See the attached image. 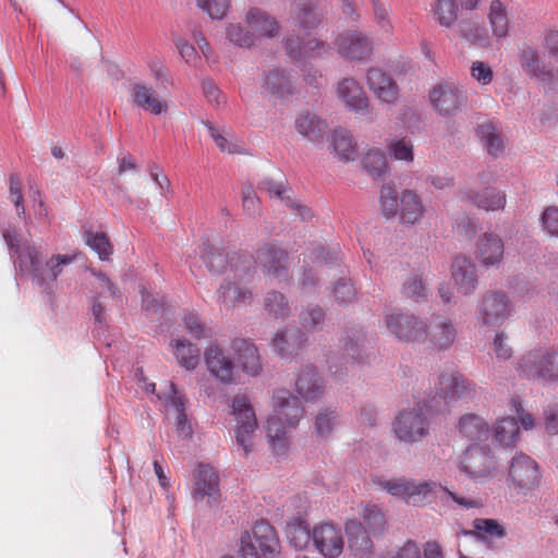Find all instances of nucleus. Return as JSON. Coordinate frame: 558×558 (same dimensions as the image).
Instances as JSON below:
<instances>
[{"mask_svg":"<svg viewBox=\"0 0 558 558\" xmlns=\"http://www.w3.org/2000/svg\"><path fill=\"white\" fill-rule=\"evenodd\" d=\"M519 58L522 70L530 77L537 78L542 82H549L553 78L551 70L539 59L536 49L526 47L521 50Z\"/></svg>","mask_w":558,"mask_h":558,"instance_id":"obj_35","label":"nucleus"},{"mask_svg":"<svg viewBox=\"0 0 558 558\" xmlns=\"http://www.w3.org/2000/svg\"><path fill=\"white\" fill-rule=\"evenodd\" d=\"M380 485L390 495L401 498L403 500H411L416 497L426 498L429 494L435 493L437 483L433 481H425L416 483L407 478L388 480L380 482Z\"/></svg>","mask_w":558,"mask_h":558,"instance_id":"obj_17","label":"nucleus"},{"mask_svg":"<svg viewBox=\"0 0 558 558\" xmlns=\"http://www.w3.org/2000/svg\"><path fill=\"white\" fill-rule=\"evenodd\" d=\"M476 396V385L459 372L440 374L436 387V395L428 398L427 410L432 412H446L450 403L462 400L470 401Z\"/></svg>","mask_w":558,"mask_h":558,"instance_id":"obj_3","label":"nucleus"},{"mask_svg":"<svg viewBox=\"0 0 558 558\" xmlns=\"http://www.w3.org/2000/svg\"><path fill=\"white\" fill-rule=\"evenodd\" d=\"M307 337L305 332L298 327L284 328L276 333L272 339V348L282 357H293L303 349Z\"/></svg>","mask_w":558,"mask_h":558,"instance_id":"obj_26","label":"nucleus"},{"mask_svg":"<svg viewBox=\"0 0 558 558\" xmlns=\"http://www.w3.org/2000/svg\"><path fill=\"white\" fill-rule=\"evenodd\" d=\"M179 365L186 371H194L199 364L201 350L186 339H177L171 343Z\"/></svg>","mask_w":558,"mask_h":558,"instance_id":"obj_41","label":"nucleus"},{"mask_svg":"<svg viewBox=\"0 0 558 558\" xmlns=\"http://www.w3.org/2000/svg\"><path fill=\"white\" fill-rule=\"evenodd\" d=\"M459 469L470 478L481 482L493 475L496 463L489 449L472 445L465 449Z\"/></svg>","mask_w":558,"mask_h":558,"instance_id":"obj_9","label":"nucleus"},{"mask_svg":"<svg viewBox=\"0 0 558 558\" xmlns=\"http://www.w3.org/2000/svg\"><path fill=\"white\" fill-rule=\"evenodd\" d=\"M9 191L11 201L13 202L17 216L25 218V207L22 193V183L16 173H12L9 180Z\"/></svg>","mask_w":558,"mask_h":558,"instance_id":"obj_63","label":"nucleus"},{"mask_svg":"<svg viewBox=\"0 0 558 558\" xmlns=\"http://www.w3.org/2000/svg\"><path fill=\"white\" fill-rule=\"evenodd\" d=\"M432 11L437 23L449 28L456 23L459 9L456 0H437Z\"/></svg>","mask_w":558,"mask_h":558,"instance_id":"obj_50","label":"nucleus"},{"mask_svg":"<svg viewBox=\"0 0 558 558\" xmlns=\"http://www.w3.org/2000/svg\"><path fill=\"white\" fill-rule=\"evenodd\" d=\"M331 294L338 305H348L356 301L357 291L354 283L348 278H340L331 288Z\"/></svg>","mask_w":558,"mask_h":558,"instance_id":"obj_54","label":"nucleus"},{"mask_svg":"<svg viewBox=\"0 0 558 558\" xmlns=\"http://www.w3.org/2000/svg\"><path fill=\"white\" fill-rule=\"evenodd\" d=\"M327 14V3H323L318 0H310L298 7L294 19L300 28L308 32L317 28Z\"/></svg>","mask_w":558,"mask_h":558,"instance_id":"obj_30","label":"nucleus"},{"mask_svg":"<svg viewBox=\"0 0 558 558\" xmlns=\"http://www.w3.org/2000/svg\"><path fill=\"white\" fill-rule=\"evenodd\" d=\"M537 463L524 453L515 454L508 470V483L515 488H532L539 483Z\"/></svg>","mask_w":558,"mask_h":558,"instance_id":"obj_14","label":"nucleus"},{"mask_svg":"<svg viewBox=\"0 0 558 558\" xmlns=\"http://www.w3.org/2000/svg\"><path fill=\"white\" fill-rule=\"evenodd\" d=\"M430 104L444 117L461 111L468 102L466 94L453 83L445 82L435 86L429 93Z\"/></svg>","mask_w":558,"mask_h":558,"instance_id":"obj_12","label":"nucleus"},{"mask_svg":"<svg viewBox=\"0 0 558 558\" xmlns=\"http://www.w3.org/2000/svg\"><path fill=\"white\" fill-rule=\"evenodd\" d=\"M295 389L305 401H315L323 395V380L315 366L306 365L302 368L295 380Z\"/></svg>","mask_w":558,"mask_h":558,"instance_id":"obj_33","label":"nucleus"},{"mask_svg":"<svg viewBox=\"0 0 558 558\" xmlns=\"http://www.w3.org/2000/svg\"><path fill=\"white\" fill-rule=\"evenodd\" d=\"M367 84L376 97L388 105L395 104L398 98V85L386 72L378 68L367 71Z\"/></svg>","mask_w":558,"mask_h":558,"instance_id":"obj_27","label":"nucleus"},{"mask_svg":"<svg viewBox=\"0 0 558 558\" xmlns=\"http://www.w3.org/2000/svg\"><path fill=\"white\" fill-rule=\"evenodd\" d=\"M209 373L219 381L230 384L234 379V362L218 345L209 347L204 353Z\"/></svg>","mask_w":558,"mask_h":558,"instance_id":"obj_23","label":"nucleus"},{"mask_svg":"<svg viewBox=\"0 0 558 558\" xmlns=\"http://www.w3.org/2000/svg\"><path fill=\"white\" fill-rule=\"evenodd\" d=\"M218 300L227 307L240 304H250L253 293L250 289L240 287L236 282L226 281L218 290Z\"/></svg>","mask_w":558,"mask_h":558,"instance_id":"obj_40","label":"nucleus"},{"mask_svg":"<svg viewBox=\"0 0 558 558\" xmlns=\"http://www.w3.org/2000/svg\"><path fill=\"white\" fill-rule=\"evenodd\" d=\"M287 538L296 550H303L313 543V531L304 519L298 517L288 523Z\"/></svg>","mask_w":558,"mask_h":558,"instance_id":"obj_42","label":"nucleus"},{"mask_svg":"<svg viewBox=\"0 0 558 558\" xmlns=\"http://www.w3.org/2000/svg\"><path fill=\"white\" fill-rule=\"evenodd\" d=\"M260 87L264 97L269 96L279 100H286L294 94V84L290 72L280 68L264 72Z\"/></svg>","mask_w":558,"mask_h":558,"instance_id":"obj_18","label":"nucleus"},{"mask_svg":"<svg viewBox=\"0 0 558 558\" xmlns=\"http://www.w3.org/2000/svg\"><path fill=\"white\" fill-rule=\"evenodd\" d=\"M451 275L459 290L468 295L477 286V274L475 264L466 256H456L451 265Z\"/></svg>","mask_w":558,"mask_h":558,"instance_id":"obj_28","label":"nucleus"},{"mask_svg":"<svg viewBox=\"0 0 558 558\" xmlns=\"http://www.w3.org/2000/svg\"><path fill=\"white\" fill-rule=\"evenodd\" d=\"M379 202L385 217L399 215L400 221L404 225H415L425 211L421 197L414 191L404 190L399 197L396 186L391 183L381 186Z\"/></svg>","mask_w":558,"mask_h":558,"instance_id":"obj_2","label":"nucleus"},{"mask_svg":"<svg viewBox=\"0 0 558 558\" xmlns=\"http://www.w3.org/2000/svg\"><path fill=\"white\" fill-rule=\"evenodd\" d=\"M255 255L246 252H234L230 257L228 268L233 272L235 281H250L255 272Z\"/></svg>","mask_w":558,"mask_h":558,"instance_id":"obj_43","label":"nucleus"},{"mask_svg":"<svg viewBox=\"0 0 558 558\" xmlns=\"http://www.w3.org/2000/svg\"><path fill=\"white\" fill-rule=\"evenodd\" d=\"M280 553L278 535L265 520L257 521L251 532L241 536V558H275Z\"/></svg>","mask_w":558,"mask_h":558,"instance_id":"obj_4","label":"nucleus"},{"mask_svg":"<svg viewBox=\"0 0 558 558\" xmlns=\"http://www.w3.org/2000/svg\"><path fill=\"white\" fill-rule=\"evenodd\" d=\"M202 256L209 271L217 275L223 274L227 270L231 257L222 250H218L209 243L204 244Z\"/></svg>","mask_w":558,"mask_h":558,"instance_id":"obj_49","label":"nucleus"},{"mask_svg":"<svg viewBox=\"0 0 558 558\" xmlns=\"http://www.w3.org/2000/svg\"><path fill=\"white\" fill-rule=\"evenodd\" d=\"M331 146L338 158L342 161H352L356 158V144L347 130L336 129L331 135Z\"/></svg>","mask_w":558,"mask_h":558,"instance_id":"obj_44","label":"nucleus"},{"mask_svg":"<svg viewBox=\"0 0 558 558\" xmlns=\"http://www.w3.org/2000/svg\"><path fill=\"white\" fill-rule=\"evenodd\" d=\"M476 320L486 327H499L511 315V301L501 291H487L476 305Z\"/></svg>","mask_w":558,"mask_h":558,"instance_id":"obj_8","label":"nucleus"},{"mask_svg":"<svg viewBox=\"0 0 558 558\" xmlns=\"http://www.w3.org/2000/svg\"><path fill=\"white\" fill-rule=\"evenodd\" d=\"M338 425V414L333 410L322 409L315 416V432L318 437H328Z\"/></svg>","mask_w":558,"mask_h":558,"instance_id":"obj_56","label":"nucleus"},{"mask_svg":"<svg viewBox=\"0 0 558 558\" xmlns=\"http://www.w3.org/2000/svg\"><path fill=\"white\" fill-rule=\"evenodd\" d=\"M232 349L238 354L239 363L242 371L248 375L255 376L259 374L262 365L257 348L244 339H235L232 342Z\"/></svg>","mask_w":558,"mask_h":558,"instance_id":"obj_37","label":"nucleus"},{"mask_svg":"<svg viewBox=\"0 0 558 558\" xmlns=\"http://www.w3.org/2000/svg\"><path fill=\"white\" fill-rule=\"evenodd\" d=\"M520 376L532 380H558V349L538 348L525 353L518 363Z\"/></svg>","mask_w":558,"mask_h":558,"instance_id":"obj_6","label":"nucleus"},{"mask_svg":"<svg viewBox=\"0 0 558 558\" xmlns=\"http://www.w3.org/2000/svg\"><path fill=\"white\" fill-rule=\"evenodd\" d=\"M476 539L482 543H488L492 539H501L507 535L502 524L496 519L477 518L472 522Z\"/></svg>","mask_w":558,"mask_h":558,"instance_id":"obj_45","label":"nucleus"},{"mask_svg":"<svg viewBox=\"0 0 558 558\" xmlns=\"http://www.w3.org/2000/svg\"><path fill=\"white\" fill-rule=\"evenodd\" d=\"M335 46L340 56L350 60H367L373 51L371 39L359 31H349L338 35Z\"/></svg>","mask_w":558,"mask_h":558,"instance_id":"obj_13","label":"nucleus"},{"mask_svg":"<svg viewBox=\"0 0 558 558\" xmlns=\"http://www.w3.org/2000/svg\"><path fill=\"white\" fill-rule=\"evenodd\" d=\"M283 420L279 418L277 414L271 415L267 420V436L272 450L276 454H283L287 450V432Z\"/></svg>","mask_w":558,"mask_h":558,"instance_id":"obj_46","label":"nucleus"},{"mask_svg":"<svg viewBox=\"0 0 558 558\" xmlns=\"http://www.w3.org/2000/svg\"><path fill=\"white\" fill-rule=\"evenodd\" d=\"M341 530L331 523L313 529V545L325 558H337L343 550Z\"/></svg>","mask_w":558,"mask_h":558,"instance_id":"obj_16","label":"nucleus"},{"mask_svg":"<svg viewBox=\"0 0 558 558\" xmlns=\"http://www.w3.org/2000/svg\"><path fill=\"white\" fill-rule=\"evenodd\" d=\"M294 126L300 135L314 144L323 143L328 128L326 121L310 111L300 113L294 121Z\"/></svg>","mask_w":558,"mask_h":558,"instance_id":"obj_32","label":"nucleus"},{"mask_svg":"<svg viewBox=\"0 0 558 558\" xmlns=\"http://www.w3.org/2000/svg\"><path fill=\"white\" fill-rule=\"evenodd\" d=\"M428 399L418 402L416 407L404 410L396 417L392 427L397 438L403 442L413 444L429 434V417L438 412L427 410Z\"/></svg>","mask_w":558,"mask_h":558,"instance_id":"obj_5","label":"nucleus"},{"mask_svg":"<svg viewBox=\"0 0 558 558\" xmlns=\"http://www.w3.org/2000/svg\"><path fill=\"white\" fill-rule=\"evenodd\" d=\"M264 307L276 319L286 318L291 314L288 299L279 291H270L265 295Z\"/></svg>","mask_w":558,"mask_h":558,"instance_id":"obj_51","label":"nucleus"},{"mask_svg":"<svg viewBox=\"0 0 558 558\" xmlns=\"http://www.w3.org/2000/svg\"><path fill=\"white\" fill-rule=\"evenodd\" d=\"M186 332L196 339H207L211 337V329L195 312H189L182 317Z\"/></svg>","mask_w":558,"mask_h":558,"instance_id":"obj_57","label":"nucleus"},{"mask_svg":"<svg viewBox=\"0 0 558 558\" xmlns=\"http://www.w3.org/2000/svg\"><path fill=\"white\" fill-rule=\"evenodd\" d=\"M338 96L352 111L369 114V101L361 85L354 78H343L338 84Z\"/></svg>","mask_w":558,"mask_h":558,"instance_id":"obj_24","label":"nucleus"},{"mask_svg":"<svg viewBox=\"0 0 558 558\" xmlns=\"http://www.w3.org/2000/svg\"><path fill=\"white\" fill-rule=\"evenodd\" d=\"M460 194L461 199H466L486 211L501 210L506 205V194L495 187H487L483 192L465 190L461 191Z\"/></svg>","mask_w":558,"mask_h":558,"instance_id":"obj_31","label":"nucleus"},{"mask_svg":"<svg viewBox=\"0 0 558 558\" xmlns=\"http://www.w3.org/2000/svg\"><path fill=\"white\" fill-rule=\"evenodd\" d=\"M227 38L238 47L250 48L254 45L255 35L245 31L240 24H231L227 27Z\"/></svg>","mask_w":558,"mask_h":558,"instance_id":"obj_60","label":"nucleus"},{"mask_svg":"<svg viewBox=\"0 0 558 558\" xmlns=\"http://www.w3.org/2000/svg\"><path fill=\"white\" fill-rule=\"evenodd\" d=\"M458 429L462 437L472 441H480L487 438L489 425L483 417L468 413L459 418Z\"/></svg>","mask_w":558,"mask_h":558,"instance_id":"obj_39","label":"nucleus"},{"mask_svg":"<svg viewBox=\"0 0 558 558\" xmlns=\"http://www.w3.org/2000/svg\"><path fill=\"white\" fill-rule=\"evenodd\" d=\"M519 434L520 428L514 417H504L499 420L494 428L496 441L504 447L514 445Z\"/></svg>","mask_w":558,"mask_h":558,"instance_id":"obj_47","label":"nucleus"},{"mask_svg":"<svg viewBox=\"0 0 558 558\" xmlns=\"http://www.w3.org/2000/svg\"><path fill=\"white\" fill-rule=\"evenodd\" d=\"M246 23L257 36L275 37L279 34L277 20L258 8H252L246 14Z\"/></svg>","mask_w":558,"mask_h":558,"instance_id":"obj_36","label":"nucleus"},{"mask_svg":"<svg viewBox=\"0 0 558 558\" xmlns=\"http://www.w3.org/2000/svg\"><path fill=\"white\" fill-rule=\"evenodd\" d=\"M232 415L235 417V441L247 456L253 450V434L257 428V418L248 398L236 395L231 401Z\"/></svg>","mask_w":558,"mask_h":558,"instance_id":"obj_7","label":"nucleus"},{"mask_svg":"<svg viewBox=\"0 0 558 558\" xmlns=\"http://www.w3.org/2000/svg\"><path fill=\"white\" fill-rule=\"evenodd\" d=\"M362 519V523L374 537H377L385 532L386 519L378 506H366L363 510Z\"/></svg>","mask_w":558,"mask_h":558,"instance_id":"obj_52","label":"nucleus"},{"mask_svg":"<svg viewBox=\"0 0 558 558\" xmlns=\"http://www.w3.org/2000/svg\"><path fill=\"white\" fill-rule=\"evenodd\" d=\"M197 5L214 20H221L229 9V0H196Z\"/></svg>","mask_w":558,"mask_h":558,"instance_id":"obj_62","label":"nucleus"},{"mask_svg":"<svg viewBox=\"0 0 558 558\" xmlns=\"http://www.w3.org/2000/svg\"><path fill=\"white\" fill-rule=\"evenodd\" d=\"M275 414L290 427H295L304 415V408L298 397L287 389H279L272 397Z\"/></svg>","mask_w":558,"mask_h":558,"instance_id":"obj_22","label":"nucleus"},{"mask_svg":"<svg viewBox=\"0 0 558 558\" xmlns=\"http://www.w3.org/2000/svg\"><path fill=\"white\" fill-rule=\"evenodd\" d=\"M195 494L199 497L208 498L209 504L219 501V476L217 472L207 464H199L195 475Z\"/></svg>","mask_w":558,"mask_h":558,"instance_id":"obj_29","label":"nucleus"},{"mask_svg":"<svg viewBox=\"0 0 558 558\" xmlns=\"http://www.w3.org/2000/svg\"><path fill=\"white\" fill-rule=\"evenodd\" d=\"M388 331L404 342H421L426 331V324L409 312H393L385 316Z\"/></svg>","mask_w":558,"mask_h":558,"instance_id":"obj_10","label":"nucleus"},{"mask_svg":"<svg viewBox=\"0 0 558 558\" xmlns=\"http://www.w3.org/2000/svg\"><path fill=\"white\" fill-rule=\"evenodd\" d=\"M345 534L348 537V546L350 551L360 558L369 557L374 553L375 538L365 525L353 519L345 523Z\"/></svg>","mask_w":558,"mask_h":558,"instance_id":"obj_21","label":"nucleus"},{"mask_svg":"<svg viewBox=\"0 0 558 558\" xmlns=\"http://www.w3.org/2000/svg\"><path fill=\"white\" fill-rule=\"evenodd\" d=\"M86 244L98 255L99 259L108 260L112 255V245L104 232L87 230L84 233Z\"/></svg>","mask_w":558,"mask_h":558,"instance_id":"obj_53","label":"nucleus"},{"mask_svg":"<svg viewBox=\"0 0 558 558\" xmlns=\"http://www.w3.org/2000/svg\"><path fill=\"white\" fill-rule=\"evenodd\" d=\"M459 28L460 35L471 43L483 46L488 39L486 29L472 21H462L459 25Z\"/></svg>","mask_w":558,"mask_h":558,"instance_id":"obj_61","label":"nucleus"},{"mask_svg":"<svg viewBox=\"0 0 558 558\" xmlns=\"http://www.w3.org/2000/svg\"><path fill=\"white\" fill-rule=\"evenodd\" d=\"M326 311L317 304H308L299 314V323L306 331H317L324 326Z\"/></svg>","mask_w":558,"mask_h":558,"instance_id":"obj_48","label":"nucleus"},{"mask_svg":"<svg viewBox=\"0 0 558 558\" xmlns=\"http://www.w3.org/2000/svg\"><path fill=\"white\" fill-rule=\"evenodd\" d=\"M493 34L496 37H505L508 34V17L504 4L499 1H493L488 15Z\"/></svg>","mask_w":558,"mask_h":558,"instance_id":"obj_55","label":"nucleus"},{"mask_svg":"<svg viewBox=\"0 0 558 558\" xmlns=\"http://www.w3.org/2000/svg\"><path fill=\"white\" fill-rule=\"evenodd\" d=\"M457 337V328L451 319L437 315L433 316L421 342L442 351L449 349Z\"/></svg>","mask_w":558,"mask_h":558,"instance_id":"obj_15","label":"nucleus"},{"mask_svg":"<svg viewBox=\"0 0 558 558\" xmlns=\"http://www.w3.org/2000/svg\"><path fill=\"white\" fill-rule=\"evenodd\" d=\"M2 235L11 255L15 256V269L22 274H29L33 282L51 295L61 267L71 264L74 257L57 254L48 258L44 255L41 246L27 241L22 242L15 230L7 229Z\"/></svg>","mask_w":558,"mask_h":558,"instance_id":"obj_1","label":"nucleus"},{"mask_svg":"<svg viewBox=\"0 0 558 558\" xmlns=\"http://www.w3.org/2000/svg\"><path fill=\"white\" fill-rule=\"evenodd\" d=\"M401 293L404 298L420 302L426 299L427 289L423 278L414 274L410 276L402 284Z\"/></svg>","mask_w":558,"mask_h":558,"instance_id":"obj_58","label":"nucleus"},{"mask_svg":"<svg viewBox=\"0 0 558 558\" xmlns=\"http://www.w3.org/2000/svg\"><path fill=\"white\" fill-rule=\"evenodd\" d=\"M505 252L502 239L493 232H485L476 241V257L485 267L501 263Z\"/></svg>","mask_w":558,"mask_h":558,"instance_id":"obj_25","label":"nucleus"},{"mask_svg":"<svg viewBox=\"0 0 558 558\" xmlns=\"http://www.w3.org/2000/svg\"><path fill=\"white\" fill-rule=\"evenodd\" d=\"M343 342V350L356 363H363L366 360V333L364 329L359 326L347 328L344 337L341 339Z\"/></svg>","mask_w":558,"mask_h":558,"instance_id":"obj_34","label":"nucleus"},{"mask_svg":"<svg viewBox=\"0 0 558 558\" xmlns=\"http://www.w3.org/2000/svg\"><path fill=\"white\" fill-rule=\"evenodd\" d=\"M390 153L397 160L412 161L413 145L405 138L397 140L390 144Z\"/></svg>","mask_w":558,"mask_h":558,"instance_id":"obj_64","label":"nucleus"},{"mask_svg":"<svg viewBox=\"0 0 558 558\" xmlns=\"http://www.w3.org/2000/svg\"><path fill=\"white\" fill-rule=\"evenodd\" d=\"M363 169L373 178L381 177L387 169L386 156L380 150H369L362 159Z\"/></svg>","mask_w":558,"mask_h":558,"instance_id":"obj_59","label":"nucleus"},{"mask_svg":"<svg viewBox=\"0 0 558 558\" xmlns=\"http://www.w3.org/2000/svg\"><path fill=\"white\" fill-rule=\"evenodd\" d=\"M476 135L492 157L496 158L504 153L505 144L496 122L488 121L477 125Z\"/></svg>","mask_w":558,"mask_h":558,"instance_id":"obj_38","label":"nucleus"},{"mask_svg":"<svg viewBox=\"0 0 558 558\" xmlns=\"http://www.w3.org/2000/svg\"><path fill=\"white\" fill-rule=\"evenodd\" d=\"M158 399L162 400L167 407L177 411L175 430L183 438L192 437L193 429L186 415V402L184 395L178 390L174 383L170 381L166 391L157 393Z\"/></svg>","mask_w":558,"mask_h":558,"instance_id":"obj_19","label":"nucleus"},{"mask_svg":"<svg viewBox=\"0 0 558 558\" xmlns=\"http://www.w3.org/2000/svg\"><path fill=\"white\" fill-rule=\"evenodd\" d=\"M255 263L263 269L267 277L279 281L289 277V253L275 243H265L255 252Z\"/></svg>","mask_w":558,"mask_h":558,"instance_id":"obj_11","label":"nucleus"},{"mask_svg":"<svg viewBox=\"0 0 558 558\" xmlns=\"http://www.w3.org/2000/svg\"><path fill=\"white\" fill-rule=\"evenodd\" d=\"M130 98L138 109L148 111L155 116H159L167 111L168 106L156 90L147 84L141 82H132L129 86Z\"/></svg>","mask_w":558,"mask_h":558,"instance_id":"obj_20","label":"nucleus"}]
</instances>
